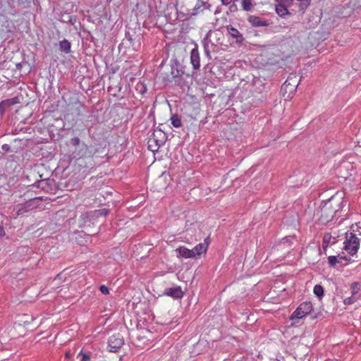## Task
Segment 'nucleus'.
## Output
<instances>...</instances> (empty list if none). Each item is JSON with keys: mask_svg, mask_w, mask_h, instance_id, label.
I'll return each mask as SVG.
<instances>
[{"mask_svg": "<svg viewBox=\"0 0 361 361\" xmlns=\"http://www.w3.org/2000/svg\"><path fill=\"white\" fill-rule=\"evenodd\" d=\"M15 104L13 99L4 100L0 103V115H2L5 111V109L11 105Z\"/></svg>", "mask_w": 361, "mask_h": 361, "instance_id": "nucleus-15", "label": "nucleus"}, {"mask_svg": "<svg viewBox=\"0 0 361 361\" xmlns=\"http://www.w3.org/2000/svg\"><path fill=\"white\" fill-rule=\"evenodd\" d=\"M108 210L105 208L96 209L93 212H92V216L98 217L99 216H105L106 215Z\"/></svg>", "mask_w": 361, "mask_h": 361, "instance_id": "nucleus-18", "label": "nucleus"}, {"mask_svg": "<svg viewBox=\"0 0 361 361\" xmlns=\"http://www.w3.org/2000/svg\"><path fill=\"white\" fill-rule=\"evenodd\" d=\"M178 252V257L184 258H194V252L192 250L188 249L185 247H180L176 250Z\"/></svg>", "mask_w": 361, "mask_h": 361, "instance_id": "nucleus-14", "label": "nucleus"}, {"mask_svg": "<svg viewBox=\"0 0 361 361\" xmlns=\"http://www.w3.org/2000/svg\"><path fill=\"white\" fill-rule=\"evenodd\" d=\"M231 8H233V9H235L234 5H232Z\"/></svg>", "mask_w": 361, "mask_h": 361, "instance_id": "nucleus-41", "label": "nucleus"}, {"mask_svg": "<svg viewBox=\"0 0 361 361\" xmlns=\"http://www.w3.org/2000/svg\"><path fill=\"white\" fill-rule=\"evenodd\" d=\"M248 22L255 27H266L269 25L268 20L255 16H249Z\"/></svg>", "mask_w": 361, "mask_h": 361, "instance_id": "nucleus-12", "label": "nucleus"}, {"mask_svg": "<svg viewBox=\"0 0 361 361\" xmlns=\"http://www.w3.org/2000/svg\"><path fill=\"white\" fill-rule=\"evenodd\" d=\"M97 180H98V183H97V185H99L101 183H102V180H99L98 179H97Z\"/></svg>", "mask_w": 361, "mask_h": 361, "instance_id": "nucleus-36", "label": "nucleus"}, {"mask_svg": "<svg viewBox=\"0 0 361 361\" xmlns=\"http://www.w3.org/2000/svg\"><path fill=\"white\" fill-rule=\"evenodd\" d=\"M351 288H352V293L353 294H355L356 293H357L358 290H359V288L357 287V283H353L351 286Z\"/></svg>", "mask_w": 361, "mask_h": 361, "instance_id": "nucleus-30", "label": "nucleus"}, {"mask_svg": "<svg viewBox=\"0 0 361 361\" xmlns=\"http://www.w3.org/2000/svg\"><path fill=\"white\" fill-rule=\"evenodd\" d=\"M149 140L151 142H154V144H157L160 147L164 144L166 135L161 130H155Z\"/></svg>", "mask_w": 361, "mask_h": 361, "instance_id": "nucleus-9", "label": "nucleus"}, {"mask_svg": "<svg viewBox=\"0 0 361 361\" xmlns=\"http://www.w3.org/2000/svg\"><path fill=\"white\" fill-rule=\"evenodd\" d=\"M99 290L105 295L109 294V288L105 285H102L99 286Z\"/></svg>", "mask_w": 361, "mask_h": 361, "instance_id": "nucleus-28", "label": "nucleus"}, {"mask_svg": "<svg viewBox=\"0 0 361 361\" xmlns=\"http://www.w3.org/2000/svg\"><path fill=\"white\" fill-rule=\"evenodd\" d=\"M329 263L331 266H335L336 263H339L340 260L338 259L336 256H330L328 257Z\"/></svg>", "mask_w": 361, "mask_h": 361, "instance_id": "nucleus-22", "label": "nucleus"}, {"mask_svg": "<svg viewBox=\"0 0 361 361\" xmlns=\"http://www.w3.org/2000/svg\"><path fill=\"white\" fill-rule=\"evenodd\" d=\"M341 197L338 200L336 197H332L328 201L324 202L321 207V218L326 221L331 220L334 216L341 209L343 201H341Z\"/></svg>", "mask_w": 361, "mask_h": 361, "instance_id": "nucleus-2", "label": "nucleus"}, {"mask_svg": "<svg viewBox=\"0 0 361 361\" xmlns=\"http://www.w3.org/2000/svg\"><path fill=\"white\" fill-rule=\"evenodd\" d=\"M9 146L6 144L2 145V149L4 151H8L9 150Z\"/></svg>", "mask_w": 361, "mask_h": 361, "instance_id": "nucleus-34", "label": "nucleus"}, {"mask_svg": "<svg viewBox=\"0 0 361 361\" xmlns=\"http://www.w3.org/2000/svg\"><path fill=\"white\" fill-rule=\"evenodd\" d=\"M226 31L228 35L233 39H235V42L236 44H242L244 41L245 38L243 35L232 25L226 26Z\"/></svg>", "mask_w": 361, "mask_h": 361, "instance_id": "nucleus-8", "label": "nucleus"}, {"mask_svg": "<svg viewBox=\"0 0 361 361\" xmlns=\"http://www.w3.org/2000/svg\"><path fill=\"white\" fill-rule=\"evenodd\" d=\"M164 294L175 299L181 298L183 296V292L180 286L166 288Z\"/></svg>", "mask_w": 361, "mask_h": 361, "instance_id": "nucleus-11", "label": "nucleus"}, {"mask_svg": "<svg viewBox=\"0 0 361 361\" xmlns=\"http://www.w3.org/2000/svg\"><path fill=\"white\" fill-rule=\"evenodd\" d=\"M312 310V303L310 302H304L293 312L290 317V319L294 321L295 323H298L300 319L309 314Z\"/></svg>", "mask_w": 361, "mask_h": 361, "instance_id": "nucleus-4", "label": "nucleus"}, {"mask_svg": "<svg viewBox=\"0 0 361 361\" xmlns=\"http://www.w3.org/2000/svg\"><path fill=\"white\" fill-rule=\"evenodd\" d=\"M204 6V3L202 1H199L195 6V11L196 13L202 11L203 9L202 8Z\"/></svg>", "mask_w": 361, "mask_h": 361, "instance_id": "nucleus-25", "label": "nucleus"}, {"mask_svg": "<svg viewBox=\"0 0 361 361\" xmlns=\"http://www.w3.org/2000/svg\"><path fill=\"white\" fill-rule=\"evenodd\" d=\"M171 123L175 128L181 126L182 123L180 118L177 115H173L171 118Z\"/></svg>", "mask_w": 361, "mask_h": 361, "instance_id": "nucleus-17", "label": "nucleus"}, {"mask_svg": "<svg viewBox=\"0 0 361 361\" xmlns=\"http://www.w3.org/2000/svg\"><path fill=\"white\" fill-rule=\"evenodd\" d=\"M70 20V22L73 25V23L72 22V19H71V18H70V20Z\"/></svg>", "mask_w": 361, "mask_h": 361, "instance_id": "nucleus-38", "label": "nucleus"}, {"mask_svg": "<svg viewBox=\"0 0 361 361\" xmlns=\"http://www.w3.org/2000/svg\"><path fill=\"white\" fill-rule=\"evenodd\" d=\"M223 5H228L231 3L232 0H221Z\"/></svg>", "mask_w": 361, "mask_h": 361, "instance_id": "nucleus-32", "label": "nucleus"}, {"mask_svg": "<svg viewBox=\"0 0 361 361\" xmlns=\"http://www.w3.org/2000/svg\"><path fill=\"white\" fill-rule=\"evenodd\" d=\"M231 8H233V9H235L234 5H232Z\"/></svg>", "mask_w": 361, "mask_h": 361, "instance_id": "nucleus-40", "label": "nucleus"}, {"mask_svg": "<svg viewBox=\"0 0 361 361\" xmlns=\"http://www.w3.org/2000/svg\"><path fill=\"white\" fill-rule=\"evenodd\" d=\"M344 245L345 250L350 255H354L359 249L360 240L354 233H350V235H347Z\"/></svg>", "mask_w": 361, "mask_h": 361, "instance_id": "nucleus-5", "label": "nucleus"}, {"mask_svg": "<svg viewBox=\"0 0 361 361\" xmlns=\"http://www.w3.org/2000/svg\"><path fill=\"white\" fill-rule=\"evenodd\" d=\"M5 235V231L2 226H0V237H3Z\"/></svg>", "mask_w": 361, "mask_h": 361, "instance_id": "nucleus-33", "label": "nucleus"}, {"mask_svg": "<svg viewBox=\"0 0 361 361\" xmlns=\"http://www.w3.org/2000/svg\"><path fill=\"white\" fill-rule=\"evenodd\" d=\"M148 147L151 151L156 152L159 148V146H158L157 144H154V142H151V140H149Z\"/></svg>", "mask_w": 361, "mask_h": 361, "instance_id": "nucleus-23", "label": "nucleus"}, {"mask_svg": "<svg viewBox=\"0 0 361 361\" xmlns=\"http://www.w3.org/2000/svg\"><path fill=\"white\" fill-rule=\"evenodd\" d=\"M331 238V235L329 233H326L323 238V245L325 247L328 246Z\"/></svg>", "mask_w": 361, "mask_h": 361, "instance_id": "nucleus-24", "label": "nucleus"}, {"mask_svg": "<svg viewBox=\"0 0 361 361\" xmlns=\"http://www.w3.org/2000/svg\"><path fill=\"white\" fill-rule=\"evenodd\" d=\"M338 259L340 260V262H341V260H343H343H348V259H347V257H346L345 256V257H343V256L338 255Z\"/></svg>", "mask_w": 361, "mask_h": 361, "instance_id": "nucleus-35", "label": "nucleus"}, {"mask_svg": "<svg viewBox=\"0 0 361 361\" xmlns=\"http://www.w3.org/2000/svg\"><path fill=\"white\" fill-rule=\"evenodd\" d=\"M95 121L97 122H102L104 121V112L101 109L99 111L97 112V115H94Z\"/></svg>", "mask_w": 361, "mask_h": 361, "instance_id": "nucleus-21", "label": "nucleus"}, {"mask_svg": "<svg viewBox=\"0 0 361 361\" xmlns=\"http://www.w3.org/2000/svg\"><path fill=\"white\" fill-rule=\"evenodd\" d=\"M355 301V299L353 297H349L344 300V303L347 305L352 304Z\"/></svg>", "mask_w": 361, "mask_h": 361, "instance_id": "nucleus-29", "label": "nucleus"}, {"mask_svg": "<svg viewBox=\"0 0 361 361\" xmlns=\"http://www.w3.org/2000/svg\"><path fill=\"white\" fill-rule=\"evenodd\" d=\"M59 46L60 49L62 51H64L66 54L71 51V43L68 40H62L61 42H60Z\"/></svg>", "mask_w": 361, "mask_h": 361, "instance_id": "nucleus-16", "label": "nucleus"}, {"mask_svg": "<svg viewBox=\"0 0 361 361\" xmlns=\"http://www.w3.org/2000/svg\"><path fill=\"white\" fill-rule=\"evenodd\" d=\"M190 62L194 69L197 70L200 66V54L197 48L192 49L190 52Z\"/></svg>", "mask_w": 361, "mask_h": 361, "instance_id": "nucleus-13", "label": "nucleus"}, {"mask_svg": "<svg viewBox=\"0 0 361 361\" xmlns=\"http://www.w3.org/2000/svg\"><path fill=\"white\" fill-rule=\"evenodd\" d=\"M39 199V197H35L26 202L25 204H19L17 209V215L19 216L23 214L24 213L27 212L36 207L35 202Z\"/></svg>", "mask_w": 361, "mask_h": 361, "instance_id": "nucleus-7", "label": "nucleus"}, {"mask_svg": "<svg viewBox=\"0 0 361 361\" xmlns=\"http://www.w3.org/2000/svg\"><path fill=\"white\" fill-rule=\"evenodd\" d=\"M123 338L120 334L112 335L108 341V346L111 352H116L123 345Z\"/></svg>", "mask_w": 361, "mask_h": 361, "instance_id": "nucleus-6", "label": "nucleus"}, {"mask_svg": "<svg viewBox=\"0 0 361 361\" xmlns=\"http://www.w3.org/2000/svg\"><path fill=\"white\" fill-rule=\"evenodd\" d=\"M41 183H42V181H39V182L37 183H38V185H37L38 187H40L39 184H40Z\"/></svg>", "mask_w": 361, "mask_h": 361, "instance_id": "nucleus-37", "label": "nucleus"}, {"mask_svg": "<svg viewBox=\"0 0 361 361\" xmlns=\"http://www.w3.org/2000/svg\"><path fill=\"white\" fill-rule=\"evenodd\" d=\"M100 147H102V151L104 152V149H105V147H106V141L105 140H103L100 144H99Z\"/></svg>", "mask_w": 361, "mask_h": 361, "instance_id": "nucleus-31", "label": "nucleus"}, {"mask_svg": "<svg viewBox=\"0 0 361 361\" xmlns=\"http://www.w3.org/2000/svg\"><path fill=\"white\" fill-rule=\"evenodd\" d=\"M242 6L245 11H250L252 9V5L250 0H243L242 1Z\"/></svg>", "mask_w": 361, "mask_h": 361, "instance_id": "nucleus-20", "label": "nucleus"}, {"mask_svg": "<svg viewBox=\"0 0 361 361\" xmlns=\"http://www.w3.org/2000/svg\"><path fill=\"white\" fill-rule=\"evenodd\" d=\"M275 1L276 13L282 18L290 15L288 8L298 6V11L303 13L311 4V0H275Z\"/></svg>", "mask_w": 361, "mask_h": 361, "instance_id": "nucleus-1", "label": "nucleus"}, {"mask_svg": "<svg viewBox=\"0 0 361 361\" xmlns=\"http://www.w3.org/2000/svg\"><path fill=\"white\" fill-rule=\"evenodd\" d=\"M231 8H233V9H235L234 5H232Z\"/></svg>", "mask_w": 361, "mask_h": 361, "instance_id": "nucleus-39", "label": "nucleus"}, {"mask_svg": "<svg viewBox=\"0 0 361 361\" xmlns=\"http://www.w3.org/2000/svg\"><path fill=\"white\" fill-rule=\"evenodd\" d=\"M211 35V31H209V32H207V34L206 35L205 37L203 39V43H204V49H207L208 45H209V36Z\"/></svg>", "mask_w": 361, "mask_h": 361, "instance_id": "nucleus-26", "label": "nucleus"}, {"mask_svg": "<svg viewBox=\"0 0 361 361\" xmlns=\"http://www.w3.org/2000/svg\"><path fill=\"white\" fill-rule=\"evenodd\" d=\"M298 84L299 82L296 74H290L288 79L281 87V92L285 97V99H288L293 97V94L296 91Z\"/></svg>", "mask_w": 361, "mask_h": 361, "instance_id": "nucleus-3", "label": "nucleus"}, {"mask_svg": "<svg viewBox=\"0 0 361 361\" xmlns=\"http://www.w3.org/2000/svg\"><path fill=\"white\" fill-rule=\"evenodd\" d=\"M78 356H81L80 361H89L90 357L87 353H83L82 351H80Z\"/></svg>", "mask_w": 361, "mask_h": 361, "instance_id": "nucleus-27", "label": "nucleus"}, {"mask_svg": "<svg viewBox=\"0 0 361 361\" xmlns=\"http://www.w3.org/2000/svg\"><path fill=\"white\" fill-rule=\"evenodd\" d=\"M209 237L206 238L204 243H201L197 245L193 249H192V252H194V258L197 256H200L202 253L206 252L209 243Z\"/></svg>", "mask_w": 361, "mask_h": 361, "instance_id": "nucleus-10", "label": "nucleus"}, {"mask_svg": "<svg viewBox=\"0 0 361 361\" xmlns=\"http://www.w3.org/2000/svg\"><path fill=\"white\" fill-rule=\"evenodd\" d=\"M314 293L319 298H321L324 295V288L320 285H316L314 287Z\"/></svg>", "mask_w": 361, "mask_h": 361, "instance_id": "nucleus-19", "label": "nucleus"}]
</instances>
